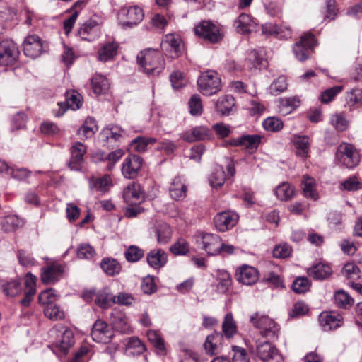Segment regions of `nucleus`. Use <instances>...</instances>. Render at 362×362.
Wrapping results in <instances>:
<instances>
[{"label": "nucleus", "instance_id": "obj_29", "mask_svg": "<svg viewBox=\"0 0 362 362\" xmlns=\"http://www.w3.org/2000/svg\"><path fill=\"white\" fill-rule=\"evenodd\" d=\"M23 222L16 215H8L0 218V229L4 233L16 231Z\"/></svg>", "mask_w": 362, "mask_h": 362}, {"label": "nucleus", "instance_id": "obj_9", "mask_svg": "<svg viewBox=\"0 0 362 362\" xmlns=\"http://www.w3.org/2000/svg\"><path fill=\"white\" fill-rule=\"evenodd\" d=\"M143 10L138 6L122 8L118 13L120 24L123 28H132L144 18Z\"/></svg>", "mask_w": 362, "mask_h": 362}, {"label": "nucleus", "instance_id": "obj_61", "mask_svg": "<svg viewBox=\"0 0 362 362\" xmlns=\"http://www.w3.org/2000/svg\"><path fill=\"white\" fill-rule=\"evenodd\" d=\"M38 299L40 303L45 306L54 303L57 300L56 291L53 288L45 290L40 293Z\"/></svg>", "mask_w": 362, "mask_h": 362}, {"label": "nucleus", "instance_id": "obj_54", "mask_svg": "<svg viewBox=\"0 0 362 362\" xmlns=\"http://www.w3.org/2000/svg\"><path fill=\"white\" fill-rule=\"evenodd\" d=\"M310 285L307 277H298L292 284V289L296 293H303L309 290Z\"/></svg>", "mask_w": 362, "mask_h": 362}, {"label": "nucleus", "instance_id": "obj_15", "mask_svg": "<svg viewBox=\"0 0 362 362\" xmlns=\"http://www.w3.org/2000/svg\"><path fill=\"white\" fill-rule=\"evenodd\" d=\"M91 337L98 343L107 344L110 342L112 337V331L108 325L102 320H97L93 325Z\"/></svg>", "mask_w": 362, "mask_h": 362}, {"label": "nucleus", "instance_id": "obj_20", "mask_svg": "<svg viewBox=\"0 0 362 362\" xmlns=\"http://www.w3.org/2000/svg\"><path fill=\"white\" fill-rule=\"evenodd\" d=\"M43 49L40 38L37 35L28 36L23 43V52L25 55L35 59L39 57Z\"/></svg>", "mask_w": 362, "mask_h": 362}, {"label": "nucleus", "instance_id": "obj_42", "mask_svg": "<svg viewBox=\"0 0 362 362\" xmlns=\"http://www.w3.org/2000/svg\"><path fill=\"white\" fill-rule=\"evenodd\" d=\"M124 130L117 126H111L105 128L100 135L105 141H109L110 139L115 141H120L123 137Z\"/></svg>", "mask_w": 362, "mask_h": 362}, {"label": "nucleus", "instance_id": "obj_31", "mask_svg": "<svg viewBox=\"0 0 362 362\" xmlns=\"http://www.w3.org/2000/svg\"><path fill=\"white\" fill-rule=\"evenodd\" d=\"M118 45L115 42L104 43L99 49L98 60L106 62L112 60L117 54Z\"/></svg>", "mask_w": 362, "mask_h": 362}, {"label": "nucleus", "instance_id": "obj_28", "mask_svg": "<svg viewBox=\"0 0 362 362\" xmlns=\"http://www.w3.org/2000/svg\"><path fill=\"white\" fill-rule=\"evenodd\" d=\"M187 187L179 176L175 177L169 188L170 195L175 200H181L187 196Z\"/></svg>", "mask_w": 362, "mask_h": 362}, {"label": "nucleus", "instance_id": "obj_41", "mask_svg": "<svg viewBox=\"0 0 362 362\" xmlns=\"http://www.w3.org/2000/svg\"><path fill=\"white\" fill-rule=\"evenodd\" d=\"M156 142L155 138L139 136L131 141L130 146L134 151L141 153L147 150L148 144H153Z\"/></svg>", "mask_w": 362, "mask_h": 362}, {"label": "nucleus", "instance_id": "obj_35", "mask_svg": "<svg viewBox=\"0 0 362 362\" xmlns=\"http://www.w3.org/2000/svg\"><path fill=\"white\" fill-rule=\"evenodd\" d=\"M300 105V100L297 96L281 98L279 111L281 115H286L295 110Z\"/></svg>", "mask_w": 362, "mask_h": 362}, {"label": "nucleus", "instance_id": "obj_60", "mask_svg": "<svg viewBox=\"0 0 362 362\" xmlns=\"http://www.w3.org/2000/svg\"><path fill=\"white\" fill-rule=\"evenodd\" d=\"M141 288L144 293L148 295L155 293L157 290V286L153 276H147L143 278Z\"/></svg>", "mask_w": 362, "mask_h": 362}, {"label": "nucleus", "instance_id": "obj_44", "mask_svg": "<svg viewBox=\"0 0 362 362\" xmlns=\"http://www.w3.org/2000/svg\"><path fill=\"white\" fill-rule=\"evenodd\" d=\"M124 256L127 262H136L144 256V250L136 245H130L124 252Z\"/></svg>", "mask_w": 362, "mask_h": 362}, {"label": "nucleus", "instance_id": "obj_11", "mask_svg": "<svg viewBox=\"0 0 362 362\" xmlns=\"http://www.w3.org/2000/svg\"><path fill=\"white\" fill-rule=\"evenodd\" d=\"M143 158L136 154H130L125 158L122 163V173L126 178H135L141 170Z\"/></svg>", "mask_w": 362, "mask_h": 362}, {"label": "nucleus", "instance_id": "obj_40", "mask_svg": "<svg viewBox=\"0 0 362 362\" xmlns=\"http://www.w3.org/2000/svg\"><path fill=\"white\" fill-rule=\"evenodd\" d=\"M302 185L303 194L305 197L313 200H317L318 199V194L315 189V180L313 177L308 175H304Z\"/></svg>", "mask_w": 362, "mask_h": 362}, {"label": "nucleus", "instance_id": "obj_10", "mask_svg": "<svg viewBox=\"0 0 362 362\" xmlns=\"http://www.w3.org/2000/svg\"><path fill=\"white\" fill-rule=\"evenodd\" d=\"M221 238L219 235L212 233H199L196 235V243L202 245L201 248L204 250L209 255H218V247Z\"/></svg>", "mask_w": 362, "mask_h": 362}, {"label": "nucleus", "instance_id": "obj_32", "mask_svg": "<svg viewBox=\"0 0 362 362\" xmlns=\"http://www.w3.org/2000/svg\"><path fill=\"white\" fill-rule=\"evenodd\" d=\"M95 303L101 308L107 309L115 304V296L111 293L108 287H105L98 291Z\"/></svg>", "mask_w": 362, "mask_h": 362}, {"label": "nucleus", "instance_id": "obj_49", "mask_svg": "<svg viewBox=\"0 0 362 362\" xmlns=\"http://www.w3.org/2000/svg\"><path fill=\"white\" fill-rule=\"evenodd\" d=\"M334 301L337 307L344 308L354 304V299L344 291H337L335 292Z\"/></svg>", "mask_w": 362, "mask_h": 362}, {"label": "nucleus", "instance_id": "obj_62", "mask_svg": "<svg viewBox=\"0 0 362 362\" xmlns=\"http://www.w3.org/2000/svg\"><path fill=\"white\" fill-rule=\"evenodd\" d=\"M292 252V248L287 243L276 245L273 250V255L275 258L288 257Z\"/></svg>", "mask_w": 362, "mask_h": 362}, {"label": "nucleus", "instance_id": "obj_1", "mask_svg": "<svg viewBox=\"0 0 362 362\" xmlns=\"http://www.w3.org/2000/svg\"><path fill=\"white\" fill-rule=\"evenodd\" d=\"M137 62L148 75H158L165 66V59L162 54L159 51L151 49L139 52Z\"/></svg>", "mask_w": 362, "mask_h": 362}, {"label": "nucleus", "instance_id": "obj_5", "mask_svg": "<svg viewBox=\"0 0 362 362\" xmlns=\"http://www.w3.org/2000/svg\"><path fill=\"white\" fill-rule=\"evenodd\" d=\"M336 157L341 165L349 169L356 167L360 162L359 152L349 143H342L337 147Z\"/></svg>", "mask_w": 362, "mask_h": 362}, {"label": "nucleus", "instance_id": "obj_57", "mask_svg": "<svg viewBox=\"0 0 362 362\" xmlns=\"http://www.w3.org/2000/svg\"><path fill=\"white\" fill-rule=\"evenodd\" d=\"M263 126L267 131L279 132L283 128L284 124L280 119L270 117L264 119Z\"/></svg>", "mask_w": 362, "mask_h": 362}, {"label": "nucleus", "instance_id": "obj_30", "mask_svg": "<svg viewBox=\"0 0 362 362\" xmlns=\"http://www.w3.org/2000/svg\"><path fill=\"white\" fill-rule=\"evenodd\" d=\"M332 273L331 267L328 264L318 263L308 269L309 276L315 280H324L328 278Z\"/></svg>", "mask_w": 362, "mask_h": 362}, {"label": "nucleus", "instance_id": "obj_13", "mask_svg": "<svg viewBox=\"0 0 362 362\" xmlns=\"http://www.w3.org/2000/svg\"><path fill=\"white\" fill-rule=\"evenodd\" d=\"M64 271V266L56 262L43 267L41 269V281L45 284H54L62 278Z\"/></svg>", "mask_w": 362, "mask_h": 362}, {"label": "nucleus", "instance_id": "obj_36", "mask_svg": "<svg viewBox=\"0 0 362 362\" xmlns=\"http://www.w3.org/2000/svg\"><path fill=\"white\" fill-rule=\"evenodd\" d=\"M296 148V155L300 158H306L310 149L309 138L306 136H296L293 140Z\"/></svg>", "mask_w": 362, "mask_h": 362}, {"label": "nucleus", "instance_id": "obj_55", "mask_svg": "<svg viewBox=\"0 0 362 362\" xmlns=\"http://www.w3.org/2000/svg\"><path fill=\"white\" fill-rule=\"evenodd\" d=\"M343 90L342 86H334L324 90L320 95L322 103H328L334 100L335 96Z\"/></svg>", "mask_w": 362, "mask_h": 362}, {"label": "nucleus", "instance_id": "obj_2", "mask_svg": "<svg viewBox=\"0 0 362 362\" xmlns=\"http://www.w3.org/2000/svg\"><path fill=\"white\" fill-rule=\"evenodd\" d=\"M250 322L260 330V334L262 337L269 339L278 338L280 331L279 325L268 316L255 313L250 316Z\"/></svg>", "mask_w": 362, "mask_h": 362}, {"label": "nucleus", "instance_id": "obj_18", "mask_svg": "<svg viewBox=\"0 0 362 362\" xmlns=\"http://www.w3.org/2000/svg\"><path fill=\"white\" fill-rule=\"evenodd\" d=\"M57 334L55 346L58 349L66 354L69 349L74 344V337L71 329L69 328H62L54 331Z\"/></svg>", "mask_w": 362, "mask_h": 362}, {"label": "nucleus", "instance_id": "obj_4", "mask_svg": "<svg viewBox=\"0 0 362 362\" xmlns=\"http://www.w3.org/2000/svg\"><path fill=\"white\" fill-rule=\"evenodd\" d=\"M194 30L199 37L213 44L218 43L223 38L219 26L211 21H202L194 27Z\"/></svg>", "mask_w": 362, "mask_h": 362}, {"label": "nucleus", "instance_id": "obj_7", "mask_svg": "<svg viewBox=\"0 0 362 362\" xmlns=\"http://www.w3.org/2000/svg\"><path fill=\"white\" fill-rule=\"evenodd\" d=\"M316 45L315 35L312 33H305L293 46V52L296 59L300 62L309 58Z\"/></svg>", "mask_w": 362, "mask_h": 362}, {"label": "nucleus", "instance_id": "obj_38", "mask_svg": "<svg viewBox=\"0 0 362 362\" xmlns=\"http://www.w3.org/2000/svg\"><path fill=\"white\" fill-rule=\"evenodd\" d=\"M155 232L158 244H167L171 239L172 230L170 226L166 223H160L156 226Z\"/></svg>", "mask_w": 362, "mask_h": 362}, {"label": "nucleus", "instance_id": "obj_43", "mask_svg": "<svg viewBox=\"0 0 362 362\" xmlns=\"http://www.w3.org/2000/svg\"><path fill=\"white\" fill-rule=\"evenodd\" d=\"M44 314L45 317L52 320H60L65 317L64 310L54 303H49V305L45 306Z\"/></svg>", "mask_w": 362, "mask_h": 362}, {"label": "nucleus", "instance_id": "obj_27", "mask_svg": "<svg viewBox=\"0 0 362 362\" xmlns=\"http://www.w3.org/2000/svg\"><path fill=\"white\" fill-rule=\"evenodd\" d=\"M256 23L251 16L246 13H241L235 21V26L238 33L247 34L255 28Z\"/></svg>", "mask_w": 362, "mask_h": 362}, {"label": "nucleus", "instance_id": "obj_22", "mask_svg": "<svg viewBox=\"0 0 362 362\" xmlns=\"http://www.w3.org/2000/svg\"><path fill=\"white\" fill-rule=\"evenodd\" d=\"M216 111L221 116H229L236 112L235 100L232 95L220 97L216 103Z\"/></svg>", "mask_w": 362, "mask_h": 362}, {"label": "nucleus", "instance_id": "obj_25", "mask_svg": "<svg viewBox=\"0 0 362 362\" xmlns=\"http://www.w3.org/2000/svg\"><path fill=\"white\" fill-rule=\"evenodd\" d=\"M123 197L127 203L130 205L139 204L144 199L143 192L139 184L133 183L124 188Z\"/></svg>", "mask_w": 362, "mask_h": 362}, {"label": "nucleus", "instance_id": "obj_6", "mask_svg": "<svg viewBox=\"0 0 362 362\" xmlns=\"http://www.w3.org/2000/svg\"><path fill=\"white\" fill-rule=\"evenodd\" d=\"M20 51L16 43L6 39L0 42V66H12L18 61Z\"/></svg>", "mask_w": 362, "mask_h": 362}, {"label": "nucleus", "instance_id": "obj_33", "mask_svg": "<svg viewBox=\"0 0 362 362\" xmlns=\"http://www.w3.org/2000/svg\"><path fill=\"white\" fill-rule=\"evenodd\" d=\"M222 332L223 338L232 339L237 333L238 328L231 313H227L222 323Z\"/></svg>", "mask_w": 362, "mask_h": 362}, {"label": "nucleus", "instance_id": "obj_56", "mask_svg": "<svg viewBox=\"0 0 362 362\" xmlns=\"http://www.w3.org/2000/svg\"><path fill=\"white\" fill-rule=\"evenodd\" d=\"M76 255L78 258L89 259L95 255L94 248L89 244H80L77 248Z\"/></svg>", "mask_w": 362, "mask_h": 362}, {"label": "nucleus", "instance_id": "obj_53", "mask_svg": "<svg viewBox=\"0 0 362 362\" xmlns=\"http://www.w3.org/2000/svg\"><path fill=\"white\" fill-rule=\"evenodd\" d=\"M346 101L350 107H353L356 105L362 104V89L356 88L348 92Z\"/></svg>", "mask_w": 362, "mask_h": 362}, {"label": "nucleus", "instance_id": "obj_58", "mask_svg": "<svg viewBox=\"0 0 362 362\" xmlns=\"http://www.w3.org/2000/svg\"><path fill=\"white\" fill-rule=\"evenodd\" d=\"M276 194L280 200L287 201L292 197L293 194V189L289 185L284 183L276 187Z\"/></svg>", "mask_w": 362, "mask_h": 362}, {"label": "nucleus", "instance_id": "obj_52", "mask_svg": "<svg viewBox=\"0 0 362 362\" xmlns=\"http://www.w3.org/2000/svg\"><path fill=\"white\" fill-rule=\"evenodd\" d=\"M2 288L4 293L11 297L18 295L21 291V282L18 279L4 283Z\"/></svg>", "mask_w": 362, "mask_h": 362}, {"label": "nucleus", "instance_id": "obj_48", "mask_svg": "<svg viewBox=\"0 0 362 362\" xmlns=\"http://www.w3.org/2000/svg\"><path fill=\"white\" fill-rule=\"evenodd\" d=\"M124 152L122 149H117L110 152L107 156L104 153H100V159L102 160H107L109 162L107 168L111 170L115 164L123 156Z\"/></svg>", "mask_w": 362, "mask_h": 362}, {"label": "nucleus", "instance_id": "obj_17", "mask_svg": "<svg viewBox=\"0 0 362 362\" xmlns=\"http://www.w3.org/2000/svg\"><path fill=\"white\" fill-rule=\"evenodd\" d=\"M213 136L212 132L206 127L198 126L181 134L180 138L187 142H195L210 139Z\"/></svg>", "mask_w": 362, "mask_h": 362}, {"label": "nucleus", "instance_id": "obj_26", "mask_svg": "<svg viewBox=\"0 0 362 362\" xmlns=\"http://www.w3.org/2000/svg\"><path fill=\"white\" fill-rule=\"evenodd\" d=\"M146 260L151 267L160 269L167 263L168 255L160 248L153 249L147 254Z\"/></svg>", "mask_w": 362, "mask_h": 362}, {"label": "nucleus", "instance_id": "obj_3", "mask_svg": "<svg viewBox=\"0 0 362 362\" xmlns=\"http://www.w3.org/2000/svg\"><path fill=\"white\" fill-rule=\"evenodd\" d=\"M221 83L219 74L214 70L202 72L197 80L199 91L206 96H211L220 91Z\"/></svg>", "mask_w": 362, "mask_h": 362}, {"label": "nucleus", "instance_id": "obj_8", "mask_svg": "<svg viewBox=\"0 0 362 362\" xmlns=\"http://www.w3.org/2000/svg\"><path fill=\"white\" fill-rule=\"evenodd\" d=\"M250 351L263 362H284L279 350L268 341L259 342L255 350L251 348Z\"/></svg>", "mask_w": 362, "mask_h": 362}, {"label": "nucleus", "instance_id": "obj_39", "mask_svg": "<svg viewBox=\"0 0 362 362\" xmlns=\"http://www.w3.org/2000/svg\"><path fill=\"white\" fill-rule=\"evenodd\" d=\"M216 280L218 281L216 288L218 292L226 293L232 285V278L230 274L225 270H218L216 274Z\"/></svg>", "mask_w": 362, "mask_h": 362}, {"label": "nucleus", "instance_id": "obj_45", "mask_svg": "<svg viewBox=\"0 0 362 362\" xmlns=\"http://www.w3.org/2000/svg\"><path fill=\"white\" fill-rule=\"evenodd\" d=\"M242 146H244L248 151L254 152L256 151L261 142V136L258 134L253 135H243L242 136Z\"/></svg>", "mask_w": 362, "mask_h": 362}, {"label": "nucleus", "instance_id": "obj_37", "mask_svg": "<svg viewBox=\"0 0 362 362\" xmlns=\"http://www.w3.org/2000/svg\"><path fill=\"white\" fill-rule=\"evenodd\" d=\"M110 83L108 79L100 74L93 76L91 78V88L96 95L105 93L109 89Z\"/></svg>", "mask_w": 362, "mask_h": 362}, {"label": "nucleus", "instance_id": "obj_47", "mask_svg": "<svg viewBox=\"0 0 362 362\" xmlns=\"http://www.w3.org/2000/svg\"><path fill=\"white\" fill-rule=\"evenodd\" d=\"M226 179V173L221 167L216 168L209 177L210 185L214 188L221 187Z\"/></svg>", "mask_w": 362, "mask_h": 362}, {"label": "nucleus", "instance_id": "obj_63", "mask_svg": "<svg viewBox=\"0 0 362 362\" xmlns=\"http://www.w3.org/2000/svg\"><path fill=\"white\" fill-rule=\"evenodd\" d=\"M27 115L23 112L16 113L11 120L12 130H18L25 127Z\"/></svg>", "mask_w": 362, "mask_h": 362}, {"label": "nucleus", "instance_id": "obj_34", "mask_svg": "<svg viewBox=\"0 0 362 362\" xmlns=\"http://www.w3.org/2000/svg\"><path fill=\"white\" fill-rule=\"evenodd\" d=\"M102 270L110 276H115L119 274L122 270L120 263L114 258L105 257L100 262Z\"/></svg>", "mask_w": 362, "mask_h": 362}, {"label": "nucleus", "instance_id": "obj_46", "mask_svg": "<svg viewBox=\"0 0 362 362\" xmlns=\"http://www.w3.org/2000/svg\"><path fill=\"white\" fill-rule=\"evenodd\" d=\"M169 250L175 255H185L189 251V246L185 239L180 238L171 245Z\"/></svg>", "mask_w": 362, "mask_h": 362}, {"label": "nucleus", "instance_id": "obj_64", "mask_svg": "<svg viewBox=\"0 0 362 362\" xmlns=\"http://www.w3.org/2000/svg\"><path fill=\"white\" fill-rule=\"evenodd\" d=\"M361 188V184L356 176H351L341 183V189L346 191H356Z\"/></svg>", "mask_w": 362, "mask_h": 362}, {"label": "nucleus", "instance_id": "obj_59", "mask_svg": "<svg viewBox=\"0 0 362 362\" xmlns=\"http://www.w3.org/2000/svg\"><path fill=\"white\" fill-rule=\"evenodd\" d=\"M189 112L191 115L197 116L202 112V104L201 98L198 95H194L191 97L188 103Z\"/></svg>", "mask_w": 362, "mask_h": 362}, {"label": "nucleus", "instance_id": "obj_24", "mask_svg": "<svg viewBox=\"0 0 362 362\" xmlns=\"http://www.w3.org/2000/svg\"><path fill=\"white\" fill-rule=\"evenodd\" d=\"M78 35L83 40L93 41L99 35L98 23L95 20H88L79 28Z\"/></svg>", "mask_w": 362, "mask_h": 362}, {"label": "nucleus", "instance_id": "obj_23", "mask_svg": "<svg viewBox=\"0 0 362 362\" xmlns=\"http://www.w3.org/2000/svg\"><path fill=\"white\" fill-rule=\"evenodd\" d=\"M223 335L220 332H214L208 335L204 343L206 353L210 356L218 354L223 346Z\"/></svg>", "mask_w": 362, "mask_h": 362}, {"label": "nucleus", "instance_id": "obj_16", "mask_svg": "<svg viewBox=\"0 0 362 362\" xmlns=\"http://www.w3.org/2000/svg\"><path fill=\"white\" fill-rule=\"evenodd\" d=\"M59 110L56 116L60 117L69 109L73 110H78L82 105V97L76 90H69L66 93V101L57 103Z\"/></svg>", "mask_w": 362, "mask_h": 362}, {"label": "nucleus", "instance_id": "obj_21", "mask_svg": "<svg viewBox=\"0 0 362 362\" xmlns=\"http://www.w3.org/2000/svg\"><path fill=\"white\" fill-rule=\"evenodd\" d=\"M343 318L341 315L334 313L323 312L319 315V322L324 331L336 329L342 325Z\"/></svg>", "mask_w": 362, "mask_h": 362}, {"label": "nucleus", "instance_id": "obj_50", "mask_svg": "<svg viewBox=\"0 0 362 362\" xmlns=\"http://www.w3.org/2000/svg\"><path fill=\"white\" fill-rule=\"evenodd\" d=\"M288 83L285 76H281L274 80L269 86V93L277 95L287 89Z\"/></svg>", "mask_w": 362, "mask_h": 362}, {"label": "nucleus", "instance_id": "obj_14", "mask_svg": "<svg viewBox=\"0 0 362 362\" xmlns=\"http://www.w3.org/2000/svg\"><path fill=\"white\" fill-rule=\"evenodd\" d=\"M239 216L233 211H223L216 214L214 218L216 229L220 232H225L234 227L238 223Z\"/></svg>", "mask_w": 362, "mask_h": 362}, {"label": "nucleus", "instance_id": "obj_12", "mask_svg": "<svg viewBox=\"0 0 362 362\" xmlns=\"http://www.w3.org/2000/svg\"><path fill=\"white\" fill-rule=\"evenodd\" d=\"M87 151L86 145L80 141L74 142L70 147L71 157L68 162V167L71 170L79 171L83 167V156Z\"/></svg>", "mask_w": 362, "mask_h": 362}, {"label": "nucleus", "instance_id": "obj_19", "mask_svg": "<svg viewBox=\"0 0 362 362\" xmlns=\"http://www.w3.org/2000/svg\"><path fill=\"white\" fill-rule=\"evenodd\" d=\"M235 278L238 282L243 284L252 285L257 281L259 272L256 268L244 264L237 269Z\"/></svg>", "mask_w": 362, "mask_h": 362}, {"label": "nucleus", "instance_id": "obj_51", "mask_svg": "<svg viewBox=\"0 0 362 362\" xmlns=\"http://www.w3.org/2000/svg\"><path fill=\"white\" fill-rule=\"evenodd\" d=\"M93 125H95V119L88 117L86 119L83 124L78 129V134L86 139L90 138L95 134Z\"/></svg>", "mask_w": 362, "mask_h": 362}]
</instances>
